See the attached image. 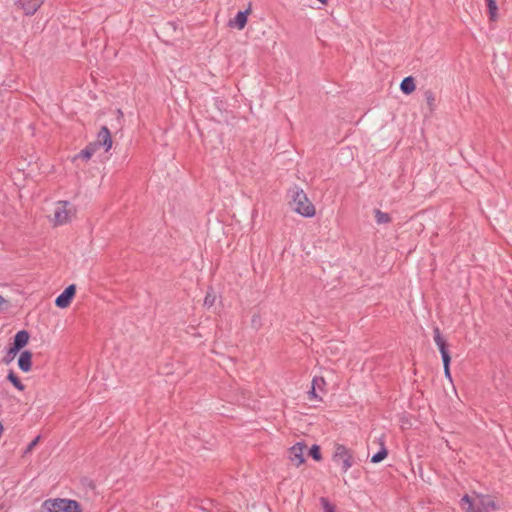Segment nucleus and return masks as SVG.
<instances>
[{"instance_id":"nucleus-1","label":"nucleus","mask_w":512,"mask_h":512,"mask_svg":"<svg viewBox=\"0 0 512 512\" xmlns=\"http://www.w3.org/2000/svg\"><path fill=\"white\" fill-rule=\"evenodd\" d=\"M461 507L465 512H489L495 509V503L489 497L465 495L461 499Z\"/></svg>"},{"instance_id":"nucleus-2","label":"nucleus","mask_w":512,"mask_h":512,"mask_svg":"<svg viewBox=\"0 0 512 512\" xmlns=\"http://www.w3.org/2000/svg\"><path fill=\"white\" fill-rule=\"evenodd\" d=\"M292 209L303 217L311 218L316 214V209L302 189L293 191L290 202Z\"/></svg>"},{"instance_id":"nucleus-3","label":"nucleus","mask_w":512,"mask_h":512,"mask_svg":"<svg viewBox=\"0 0 512 512\" xmlns=\"http://www.w3.org/2000/svg\"><path fill=\"white\" fill-rule=\"evenodd\" d=\"M44 507L48 512H80L79 504L68 499L46 500Z\"/></svg>"},{"instance_id":"nucleus-4","label":"nucleus","mask_w":512,"mask_h":512,"mask_svg":"<svg viewBox=\"0 0 512 512\" xmlns=\"http://www.w3.org/2000/svg\"><path fill=\"white\" fill-rule=\"evenodd\" d=\"M433 333H434V341H435L436 345L438 346L441 356H442L445 376L448 377L449 379H451L450 369H449L451 358H450V354L447 349V343L441 336V332L438 327H435L433 329Z\"/></svg>"},{"instance_id":"nucleus-5","label":"nucleus","mask_w":512,"mask_h":512,"mask_svg":"<svg viewBox=\"0 0 512 512\" xmlns=\"http://www.w3.org/2000/svg\"><path fill=\"white\" fill-rule=\"evenodd\" d=\"M333 460L335 462H341L343 472H347L353 465L352 452L341 444L335 446Z\"/></svg>"},{"instance_id":"nucleus-6","label":"nucleus","mask_w":512,"mask_h":512,"mask_svg":"<svg viewBox=\"0 0 512 512\" xmlns=\"http://www.w3.org/2000/svg\"><path fill=\"white\" fill-rule=\"evenodd\" d=\"M69 205L70 204L68 201H58L56 203L53 213V220L56 225H63L70 221L73 210L68 208Z\"/></svg>"},{"instance_id":"nucleus-7","label":"nucleus","mask_w":512,"mask_h":512,"mask_svg":"<svg viewBox=\"0 0 512 512\" xmlns=\"http://www.w3.org/2000/svg\"><path fill=\"white\" fill-rule=\"evenodd\" d=\"M306 445L302 442H298L289 449V460L296 466H300L305 462L304 450Z\"/></svg>"},{"instance_id":"nucleus-8","label":"nucleus","mask_w":512,"mask_h":512,"mask_svg":"<svg viewBox=\"0 0 512 512\" xmlns=\"http://www.w3.org/2000/svg\"><path fill=\"white\" fill-rule=\"evenodd\" d=\"M76 293V286L69 285L55 300V304L59 308H67Z\"/></svg>"},{"instance_id":"nucleus-9","label":"nucleus","mask_w":512,"mask_h":512,"mask_svg":"<svg viewBox=\"0 0 512 512\" xmlns=\"http://www.w3.org/2000/svg\"><path fill=\"white\" fill-rule=\"evenodd\" d=\"M95 143H99V148L101 146L105 147V151L108 152L112 147V137L109 129L106 126H103L97 135V140Z\"/></svg>"},{"instance_id":"nucleus-10","label":"nucleus","mask_w":512,"mask_h":512,"mask_svg":"<svg viewBox=\"0 0 512 512\" xmlns=\"http://www.w3.org/2000/svg\"><path fill=\"white\" fill-rule=\"evenodd\" d=\"M43 4V0H18V6L26 15H33Z\"/></svg>"},{"instance_id":"nucleus-11","label":"nucleus","mask_w":512,"mask_h":512,"mask_svg":"<svg viewBox=\"0 0 512 512\" xmlns=\"http://www.w3.org/2000/svg\"><path fill=\"white\" fill-rule=\"evenodd\" d=\"M18 366L23 372H29L32 368V353L23 351L18 359Z\"/></svg>"},{"instance_id":"nucleus-12","label":"nucleus","mask_w":512,"mask_h":512,"mask_svg":"<svg viewBox=\"0 0 512 512\" xmlns=\"http://www.w3.org/2000/svg\"><path fill=\"white\" fill-rule=\"evenodd\" d=\"M29 341V333L25 330H21L16 333L14 337V350L22 349Z\"/></svg>"},{"instance_id":"nucleus-13","label":"nucleus","mask_w":512,"mask_h":512,"mask_svg":"<svg viewBox=\"0 0 512 512\" xmlns=\"http://www.w3.org/2000/svg\"><path fill=\"white\" fill-rule=\"evenodd\" d=\"M99 149V143H90L86 148H84L76 157V158H82L84 160H89L94 153Z\"/></svg>"},{"instance_id":"nucleus-14","label":"nucleus","mask_w":512,"mask_h":512,"mask_svg":"<svg viewBox=\"0 0 512 512\" xmlns=\"http://www.w3.org/2000/svg\"><path fill=\"white\" fill-rule=\"evenodd\" d=\"M400 89L404 94L407 95L414 92L416 89L414 78L411 76L404 78L400 84Z\"/></svg>"},{"instance_id":"nucleus-15","label":"nucleus","mask_w":512,"mask_h":512,"mask_svg":"<svg viewBox=\"0 0 512 512\" xmlns=\"http://www.w3.org/2000/svg\"><path fill=\"white\" fill-rule=\"evenodd\" d=\"M424 98L430 113H433L436 108L435 93L432 90H426L424 92Z\"/></svg>"},{"instance_id":"nucleus-16","label":"nucleus","mask_w":512,"mask_h":512,"mask_svg":"<svg viewBox=\"0 0 512 512\" xmlns=\"http://www.w3.org/2000/svg\"><path fill=\"white\" fill-rule=\"evenodd\" d=\"M249 12H250V10H246V11H240L237 13L234 23L239 30H242L245 27V25L247 24V16H248Z\"/></svg>"},{"instance_id":"nucleus-17","label":"nucleus","mask_w":512,"mask_h":512,"mask_svg":"<svg viewBox=\"0 0 512 512\" xmlns=\"http://www.w3.org/2000/svg\"><path fill=\"white\" fill-rule=\"evenodd\" d=\"M375 219L378 224H387L391 221V217L388 213L382 212L379 209L374 210Z\"/></svg>"},{"instance_id":"nucleus-18","label":"nucleus","mask_w":512,"mask_h":512,"mask_svg":"<svg viewBox=\"0 0 512 512\" xmlns=\"http://www.w3.org/2000/svg\"><path fill=\"white\" fill-rule=\"evenodd\" d=\"M7 379L13 384V386L19 391H23L25 386L22 384L20 379L15 375L13 371L8 373Z\"/></svg>"},{"instance_id":"nucleus-19","label":"nucleus","mask_w":512,"mask_h":512,"mask_svg":"<svg viewBox=\"0 0 512 512\" xmlns=\"http://www.w3.org/2000/svg\"><path fill=\"white\" fill-rule=\"evenodd\" d=\"M486 2L489 10L490 19L495 20L497 17L498 10L496 2L494 0H486Z\"/></svg>"},{"instance_id":"nucleus-20","label":"nucleus","mask_w":512,"mask_h":512,"mask_svg":"<svg viewBox=\"0 0 512 512\" xmlns=\"http://www.w3.org/2000/svg\"><path fill=\"white\" fill-rule=\"evenodd\" d=\"M387 454V449L382 447V449L379 452L372 456L371 462L379 463L387 457Z\"/></svg>"},{"instance_id":"nucleus-21","label":"nucleus","mask_w":512,"mask_h":512,"mask_svg":"<svg viewBox=\"0 0 512 512\" xmlns=\"http://www.w3.org/2000/svg\"><path fill=\"white\" fill-rule=\"evenodd\" d=\"M309 455L316 461L321 460V452L320 447L318 445H313L309 450Z\"/></svg>"},{"instance_id":"nucleus-22","label":"nucleus","mask_w":512,"mask_h":512,"mask_svg":"<svg viewBox=\"0 0 512 512\" xmlns=\"http://www.w3.org/2000/svg\"><path fill=\"white\" fill-rule=\"evenodd\" d=\"M326 382L323 377H314L312 380V387L322 390Z\"/></svg>"},{"instance_id":"nucleus-23","label":"nucleus","mask_w":512,"mask_h":512,"mask_svg":"<svg viewBox=\"0 0 512 512\" xmlns=\"http://www.w3.org/2000/svg\"><path fill=\"white\" fill-rule=\"evenodd\" d=\"M321 505L324 509V512H334V505H332L328 499L322 497L320 498Z\"/></svg>"},{"instance_id":"nucleus-24","label":"nucleus","mask_w":512,"mask_h":512,"mask_svg":"<svg viewBox=\"0 0 512 512\" xmlns=\"http://www.w3.org/2000/svg\"><path fill=\"white\" fill-rule=\"evenodd\" d=\"M215 298H216V296L214 294L207 292L206 297L204 299V305L207 307L213 306V304L215 302Z\"/></svg>"},{"instance_id":"nucleus-25","label":"nucleus","mask_w":512,"mask_h":512,"mask_svg":"<svg viewBox=\"0 0 512 512\" xmlns=\"http://www.w3.org/2000/svg\"><path fill=\"white\" fill-rule=\"evenodd\" d=\"M39 440H40V436H37L35 439H33L29 445L27 446V448L25 449L24 451V455L30 453L35 447L36 445L39 443Z\"/></svg>"},{"instance_id":"nucleus-26","label":"nucleus","mask_w":512,"mask_h":512,"mask_svg":"<svg viewBox=\"0 0 512 512\" xmlns=\"http://www.w3.org/2000/svg\"><path fill=\"white\" fill-rule=\"evenodd\" d=\"M308 397L310 400H312V399L321 400V398L318 397V395L316 393V388H314L312 386H311V389L308 391Z\"/></svg>"},{"instance_id":"nucleus-27","label":"nucleus","mask_w":512,"mask_h":512,"mask_svg":"<svg viewBox=\"0 0 512 512\" xmlns=\"http://www.w3.org/2000/svg\"><path fill=\"white\" fill-rule=\"evenodd\" d=\"M19 350H14V346L9 349V354L15 355Z\"/></svg>"},{"instance_id":"nucleus-28","label":"nucleus","mask_w":512,"mask_h":512,"mask_svg":"<svg viewBox=\"0 0 512 512\" xmlns=\"http://www.w3.org/2000/svg\"><path fill=\"white\" fill-rule=\"evenodd\" d=\"M7 303V300L4 299L1 295H0V307L3 305V304H6Z\"/></svg>"},{"instance_id":"nucleus-29","label":"nucleus","mask_w":512,"mask_h":512,"mask_svg":"<svg viewBox=\"0 0 512 512\" xmlns=\"http://www.w3.org/2000/svg\"><path fill=\"white\" fill-rule=\"evenodd\" d=\"M3 430H4L3 425H2V423H0V435L2 434Z\"/></svg>"},{"instance_id":"nucleus-30","label":"nucleus","mask_w":512,"mask_h":512,"mask_svg":"<svg viewBox=\"0 0 512 512\" xmlns=\"http://www.w3.org/2000/svg\"><path fill=\"white\" fill-rule=\"evenodd\" d=\"M323 5L327 4V0H319Z\"/></svg>"}]
</instances>
